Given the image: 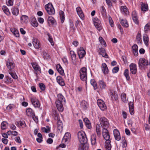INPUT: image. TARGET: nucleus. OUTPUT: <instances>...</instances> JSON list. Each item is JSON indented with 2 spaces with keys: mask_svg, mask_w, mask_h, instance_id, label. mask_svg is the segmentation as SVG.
Segmentation results:
<instances>
[{
  "mask_svg": "<svg viewBox=\"0 0 150 150\" xmlns=\"http://www.w3.org/2000/svg\"><path fill=\"white\" fill-rule=\"evenodd\" d=\"M31 102L35 107L39 108L40 104L38 100L35 97H32L30 98Z\"/></svg>",
  "mask_w": 150,
  "mask_h": 150,
  "instance_id": "0eeeda50",
  "label": "nucleus"
},
{
  "mask_svg": "<svg viewBox=\"0 0 150 150\" xmlns=\"http://www.w3.org/2000/svg\"><path fill=\"white\" fill-rule=\"evenodd\" d=\"M32 64L33 68L36 71H40V67L36 62H33Z\"/></svg>",
  "mask_w": 150,
  "mask_h": 150,
  "instance_id": "473e14b6",
  "label": "nucleus"
},
{
  "mask_svg": "<svg viewBox=\"0 0 150 150\" xmlns=\"http://www.w3.org/2000/svg\"><path fill=\"white\" fill-rule=\"evenodd\" d=\"M121 97L122 100L123 102H127L126 96L125 93H122L121 95Z\"/></svg>",
  "mask_w": 150,
  "mask_h": 150,
  "instance_id": "603ef678",
  "label": "nucleus"
},
{
  "mask_svg": "<svg viewBox=\"0 0 150 150\" xmlns=\"http://www.w3.org/2000/svg\"><path fill=\"white\" fill-rule=\"evenodd\" d=\"M47 128H46L45 127H43L42 128V130L43 132L46 133H48L50 132V127L48 126H47Z\"/></svg>",
  "mask_w": 150,
  "mask_h": 150,
  "instance_id": "bf43d9fd",
  "label": "nucleus"
},
{
  "mask_svg": "<svg viewBox=\"0 0 150 150\" xmlns=\"http://www.w3.org/2000/svg\"><path fill=\"white\" fill-rule=\"evenodd\" d=\"M77 12L80 18L82 20L84 19V15L81 7H78L76 8Z\"/></svg>",
  "mask_w": 150,
  "mask_h": 150,
  "instance_id": "dca6fc26",
  "label": "nucleus"
},
{
  "mask_svg": "<svg viewBox=\"0 0 150 150\" xmlns=\"http://www.w3.org/2000/svg\"><path fill=\"white\" fill-rule=\"evenodd\" d=\"M119 68L117 67H114L112 69V72L113 73H117L119 71Z\"/></svg>",
  "mask_w": 150,
  "mask_h": 150,
  "instance_id": "774afa93",
  "label": "nucleus"
},
{
  "mask_svg": "<svg viewBox=\"0 0 150 150\" xmlns=\"http://www.w3.org/2000/svg\"><path fill=\"white\" fill-rule=\"evenodd\" d=\"M6 65L9 70H12L15 67V64L13 61L11 59H9L7 60Z\"/></svg>",
  "mask_w": 150,
  "mask_h": 150,
  "instance_id": "423d86ee",
  "label": "nucleus"
},
{
  "mask_svg": "<svg viewBox=\"0 0 150 150\" xmlns=\"http://www.w3.org/2000/svg\"><path fill=\"white\" fill-rule=\"evenodd\" d=\"M47 21L49 25L54 24L55 22L54 19L51 16L48 17Z\"/></svg>",
  "mask_w": 150,
  "mask_h": 150,
  "instance_id": "bb28decb",
  "label": "nucleus"
},
{
  "mask_svg": "<svg viewBox=\"0 0 150 150\" xmlns=\"http://www.w3.org/2000/svg\"><path fill=\"white\" fill-rule=\"evenodd\" d=\"M110 141H108L105 143V148L106 150H111V145L110 144Z\"/></svg>",
  "mask_w": 150,
  "mask_h": 150,
  "instance_id": "79ce46f5",
  "label": "nucleus"
},
{
  "mask_svg": "<svg viewBox=\"0 0 150 150\" xmlns=\"http://www.w3.org/2000/svg\"><path fill=\"white\" fill-rule=\"evenodd\" d=\"M132 18L134 22L136 24H138L139 23V21L135 11H133L132 12Z\"/></svg>",
  "mask_w": 150,
  "mask_h": 150,
  "instance_id": "5701e85b",
  "label": "nucleus"
},
{
  "mask_svg": "<svg viewBox=\"0 0 150 150\" xmlns=\"http://www.w3.org/2000/svg\"><path fill=\"white\" fill-rule=\"evenodd\" d=\"M96 136L95 134H93L91 136V140L92 145H95L96 143Z\"/></svg>",
  "mask_w": 150,
  "mask_h": 150,
  "instance_id": "c85d7f7f",
  "label": "nucleus"
},
{
  "mask_svg": "<svg viewBox=\"0 0 150 150\" xmlns=\"http://www.w3.org/2000/svg\"><path fill=\"white\" fill-rule=\"evenodd\" d=\"M149 31H150V23H148L145 26L144 31L145 33H147Z\"/></svg>",
  "mask_w": 150,
  "mask_h": 150,
  "instance_id": "8fccbe9b",
  "label": "nucleus"
},
{
  "mask_svg": "<svg viewBox=\"0 0 150 150\" xmlns=\"http://www.w3.org/2000/svg\"><path fill=\"white\" fill-rule=\"evenodd\" d=\"M26 112L27 115L30 117H31L35 114L34 111L30 108L27 109Z\"/></svg>",
  "mask_w": 150,
  "mask_h": 150,
  "instance_id": "393cba45",
  "label": "nucleus"
},
{
  "mask_svg": "<svg viewBox=\"0 0 150 150\" xmlns=\"http://www.w3.org/2000/svg\"><path fill=\"white\" fill-rule=\"evenodd\" d=\"M101 12L103 16H105L106 15V12L105 8L104 6L101 7Z\"/></svg>",
  "mask_w": 150,
  "mask_h": 150,
  "instance_id": "052dcab7",
  "label": "nucleus"
},
{
  "mask_svg": "<svg viewBox=\"0 0 150 150\" xmlns=\"http://www.w3.org/2000/svg\"><path fill=\"white\" fill-rule=\"evenodd\" d=\"M143 40L145 45L148 46L149 45V38L146 34H144L143 37Z\"/></svg>",
  "mask_w": 150,
  "mask_h": 150,
  "instance_id": "a878e982",
  "label": "nucleus"
},
{
  "mask_svg": "<svg viewBox=\"0 0 150 150\" xmlns=\"http://www.w3.org/2000/svg\"><path fill=\"white\" fill-rule=\"evenodd\" d=\"M15 123L18 126H22L23 125H24L25 127V124L24 121H17Z\"/></svg>",
  "mask_w": 150,
  "mask_h": 150,
  "instance_id": "a18cd8bd",
  "label": "nucleus"
},
{
  "mask_svg": "<svg viewBox=\"0 0 150 150\" xmlns=\"http://www.w3.org/2000/svg\"><path fill=\"white\" fill-rule=\"evenodd\" d=\"M13 0H8L6 1V3L8 6H12L13 4Z\"/></svg>",
  "mask_w": 150,
  "mask_h": 150,
  "instance_id": "e2e57ef3",
  "label": "nucleus"
},
{
  "mask_svg": "<svg viewBox=\"0 0 150 150\" xmlns=\"http://www.w3.org/2000/svg\"><path fill=\"white\" fill-rule=\"evenodd\" d=\"M99 50V54H100L102 55V57L106 58H108V55L104 49L102 48H100Z\"/></svg>",
  "mask_w": 150,
  "mask_h": 150,
  "instance_id": "412c9836",
  "label": "nucleus"
},
{
  "mask_svg": "<svg viewBox=\"0 0 150 150\" xmlns=\"http://www.w3.org/2000/svg\"><path fill=\"white\" fill-rule=\"evenodd\" d=\"M71 138V135L69 133L66 132L63 138L62 141L65 143L68 142L69 141Z\"/></svg>",
  "mask_w": 150,
  "mask_h": 150,
  "instance_id": "2eb2a0df",
  "label": "nucleus"
},
{
  "mask_svg": "<svg viewBox=\"0 0 150 150\" xmlns=\"http://www.w3.org/2000/svg\"><path fill=\"white\" fill-rule=\"evenodd\" d=\"M8 72L13 79H17V75L15 73L12 72V70H8Z\"/></svg>",
  "mask_w": 150,
  "mask_h": 150,
  "instance_id": "864d4df0",
  "label": "nucleus"
},
{
  "mask_svg": "<svg viewBox=\"0 0 150 150\" xmlns=\"http://www.w3.org/2000/svg\"><path fill=\"white\" fill-rule=\"evenodd\" d=\"M141 34L139 32H138L136 36V41L137 43H141L142 41V40Z\"/></svg>",
  "mask_w": 150,
  "mask_h": 150,
  "instance_id": "2f4dec72",
  "label": "nucleus"
},
{
  "mask_svg": "<svg viewBox=\"0 0 150 150\" xmlns=\"http://www.w3.org/2000/svg\"><path fill=\"white\" fill-rule=\"evenodd\" d=\"M99 39L100 43L102 45H103L105 46H106V43L102 37H100Z\"/></svg>",
  "mask_w": 150,
  "mask_h": 150,
  "instance_id": "4d7b16f0",
  "label": "nucleus"
},
{
  "mask_svg": "<svg viewBox=\"0 0 150 150\" xmlns=\"http://www.w3.org/2000/svg\"><path fill=\"white\" fill-rule=\"evenodd\" d=\"M59 15L61 22L63 23L65 19V15L64 12L62 11H60Z\"/></svg>",
  "mask_w": 150,
  "mask_h": 150,
  "instance_id": "37998d69",
  "label": "nucleus"
},
{
  "mask_svg": "<svg viewBox=\"0 0 150 150\" xmlns=\"http://www.w3.org/2000/svg\"><path fill=\"white\" fill-rule=\"evenodd\" d=\"M47 35L48 37V40L50 42L52 45H54V42L52 36H50V34L49 33H47Z\"/></svg>",
  "mask_w": 150,
  "mask_h": 150,
  "instance_id": "5fc2aeb1",
  "label": "nucleus"
},
{
  "mask_svg": "<svg viewBox=\"0 0 150 150\" xmlns=\"http://www.w3.org/2000/svg\"><path fill=\"white\" fill-rule=\"evenodd\" d=\"M90 82L91 84L93 86L94 90L98 88L97 86V83L95 80L93 79H91Z\"/></svg>",
  "mask_w": 150,
  "mask_h": 150,
  "instance_id": "09e8293b",
  "label": "nucleus"
},
{
  "mask_svg": "<svg viewBox=\"0 0 150 150\" xmlns=\"http://www.w3.org/2000/svg\"><path fill=\"white\" fill-rule=\"evenodd\" d=\"M110 92V95L111 98L113 100H117L118 96L116 93V92L113 90H111Z\"/></svg>",
  "mask_w": 150,
  "mask_h": 150,
  "instance_id": "6ab92c4d",
  "label": "nucleus"
},
{
  "mask_svg": "<svg viewBox=\"0 0 150 150\" xmlns=\"http://www.w3.org/2000/svg\"><path fill=\"white\" fill-rule=\"evenodd\" d=\"M79 73L81 79L83 81H86L87 79L86 68L85 67L82 68L80 71Z\"/></svg>",
  "mask_w": 150,
  "mask_h": 150,
  "instance_id": "20e7f679",
  "label": "nucleus"
},
{
  "mask_svg": "<svg viewBox=\"0 0 150 150\" xmlns=\"http://www.w3.org/2000/svg\"><path fill=\"white\" fill-rule=\"evenodd\" d=\"M93 21L95 26L98 30L100 31L102 29L101 22L97 18H93Z\"/></svg>",
  "mask_w": 150,
  "mask_h": 150,
  "instance_id": "39448f33",
  "label": "nucleus"
},
{
  "mask_svg": "<svg viewBox=\"0 0 150 150\" xmlns=\"http://www.w3.org/2000/svg\"><path fill=\"white\" fill-rule=\"evenodd\" d=\"M130 71L133 74H135L137 72L136 65L134 63L131 64L129 65Z\"/></svg>",
  "mask_w": 150,
  "mask_h": 150,
  "instance_id": "f8f14e48",
  "label": "nucleus"
},
{
  "mask_svg": "<svg viewBox=\"0 0 150 150\" xmlns=\"http://www.w3.org/2000/svg\"><path fill=\"white\" fill-rule=\"evenodd\" d=\"M56 80L57 82L60 86H63L64 85V81L62 76H57V77Z\"/></svg>",
  "mask_w": 150,
  "mask_h": 150,
  "instance_id": "aec40b11",
  "label": "nucleus"
},
{
  "mask_svg": "<svg viewBox=\"0 0 150 150\" xmlns=\"http://www.w3.org/2000/svg\"><path fill=\"white\" fill-rule=\"evenodd\" d=\"M28 17L26 15H23L21 17V20L22 21V23H27L28 21Z\"/></svg>",
  "mask_w": 150,
  "mask_h": 150,
  "instance_id": "c9c22d12",
  "label": "nucleus"
},
{
  "mask_svg": "<svg viewBox=\"0 0 150 150\" xmlns=\"http://www.w3.org/2000/svg\"><path fill=\"white\" fill-rule=\"evenodd\" d=\"M78 54L80 59H82L85 56L86 52L83 47H80L78 49Z\"/></svg>",
  "mask_w": 150,
  "mask_h": 150,
  "instance_id": "6e6552de",
  "label": "nucleus"
},
{
  "mask_svg": "<svg viewBox=\"0 0 150 150\" xmlns=\"http://www.w3.org/2000/svg\"><path fill=\"white\" fill-rule=\"evenodd\" d=\"M124 75L125 76L127 80L129 81L130 79V77L129 75V70L128 69L125 70L124 73Z\"/></svg>",
  "mask_w": 150,
  "mask_h": 150,
  "instance_id": "c03bdc74",
  "label": "nucleus"
},
{
  "mask_svg": "<svg viewBox=\"0 0 150 150\" xmlns=\"http://www.w3.org/2000/svg\"><path fill=\"white\" fill-rule=\"evenodd\" d=\"M32 43L34 47L36 49H39L41 47L40 41L36 38H33L32 40Z\"/></svg>",
  "mask_w": 150,
  "mask_h": 150,
  "instance_id": "9b49d317",
  "label": "nucleus"
},
{
  "mask_svg": "<svg viewBox=\"0 0 150 150\" xmlns=\"http://www.w3.org/2000/svg\"><path fill=\"white\" fill-rule=\"evenodd\" d=\"M7 125V123L5 121L2 122L1 125V127L2 129H5Z\"/></svg>",
  "mask_w": 150,
  "mask_h": 150,
  "instance_id": "6e6d98bb",
  "label": "nucleus"
},
{
  "mask_svg": "<svg viewBox=\"0 0 150 150\" xmlns=\"http://www.w3.org/2000/svg\"><path fill=\"white\" fill-rule=\"evenodd\" d=\"M148 8V6L146 4H142L141 9L143 11H146Z\"/></svg>",
  "mask_w": 150,
  "mask_h": 150,
  "instance_id": "3c124183",
  "label": "nucleus"
},
{
  "mask_svg": "<svg viewBox=\"0 0 150 150\" xmlns=\"http://www.w3.org/2000/svg\"><path fill=\"white\" fill-rule=\"evenodd\" d=\"M31 24L34 27H36L38 26V23L35 18L32 17L31 19Z\"/></svg>",
  "mask_w": 150,
  "mask_h": 150,
  "instance_id": "c756f323",
  "label": "nucleus"
},
{
  "mask_svg": "<svg viewBox=\"0 0 150 150\" xmlns=\"http://www.w3.org/2000/svg\"><path fill=\"white\" fill-rule=\"evenodd\" d=\"M45 9L47 13L50 15H52L55 13V10L52 4L49 3L45 6Z\"/></svg>",
  "mask_w": 150,
  "mask_h": 150,
  "instance_id": "f03ea898",
  "label": "nucleus"
},
{
  "mask_svg": "<svg viewBox=\"0 0 150 150\" xmlns=\"http://www.w3.org/2000/svg\"><path fill=\"white\" fill-rule=\"evenodd\" d=\"M99 85L101 89L105 88L106 86L105 83L103 80H100L99 82Z\"/></svg>",
  "mask_w": 150,
  "mask_h": 150,
  "instance_id": "a19ab883",
  "label": "nucleus"
},
{
  "mask_svg": "<svg viewBox=\"0 0 150 150\" xmlns=\"http://www.w3.org/2000/svg\"><path fill=\"white\" fill-rule=\"evenodd\" d=\"M78 137L81 144H84L87 142V139L84 132H79L78 133Z\"/></svg>",
  "mask_w": 150,
  "mask_h": 150,
  "instance_id": "f257e3e1",
  "label": "nucleus"
},
{
  "mask_svg": "<svg viewBox=\"0 0 150 150\" xmlns=\"http://www.w3.org/2000/svg\"><path fill=\"white\" fill-rule=\"evenodd\" d=\"M39 86L40 89L42 91L45 90V85L42 83H40L39 84Z\"/></svg>",
  "mask_w": 150,
  "mask_h": 150,
  "instance_id": "0e129e2a",
  "label": "nucleus"
},
{
  "mask_svg": "<svg viewBox=\"0 0 150 150\" xmlns=\"http://www.w3.org/2000/svg\"><path fill=\"white\" fill-rule=\"evenodd\" d=\"M63 102H60L59 101H56V104L58 110L60 112H62L63 110Z\"/></svg>",
  "mask_w": 150,
  "mask_h": 150,
  "instance_id": "ddd939ff",
  "label": "nucleus"
},
{
  "mask_svg": "<svg viewBox=\"0 0 150 150\" xmlns=\"http://www.w3.org/2000/svg\"><path fill=\"white\" fill-rule=\"evenodd\" d=\"M100 124L103 129H107L109 127V123L108 119L105 117H102L100 119Z\"/></svg>",
  "mask_w": 150,
  "mask_h": 150,
  "instance_id": "7ed1b4c3",
  "label": "nucleus"
},
{
  "mask_svg": "<svg viewBox=\"0 0 150 150\" xmlns=\"http://www.w3.org/2000/svg\"><path fill=\"white\" fill-rule=\"evenodd\" d=\"M57 124V129L59 131H62L63 128L62 122L60 120H58Z\"/></svg>",
  "mask_w": 150,
  "mask_h": 150,
  "instance_id": "f704fd0d",
  "label": "nucleus"
},
{
  "mask_svg": "<svg viewBox=\"0 0 150 150\" xmlns=\"http://www.w3.org/2000/svg\"><path fill=\"white\" fill-rule=\"evenodd\" d=\"M86 105L87 103L84 101H82L81 103V106L84 109L86 108Z\"/></svg>",
  "mask_w": 150,
  "mask_h": 150,
  "instance_id": "680f3d73",
  "label": "nucleus"
},
{
  "mask_svg": "<svg viewBox=\"0 0 150 150\" xmlns=\"http://www.w3.org/2000/svg\"><path fill=\"white\" fill-rule=\"evenodd\" d=\"M11 32L13 34L17 37H18L19 36V34L18 31L14 28L11 29Z\"/></svg>",
  "mask_w": 150,
  "mask_h": 150,
  "instance_id": "de8ad7c7",
  "label": "nucleus"
},
{
  "mask_svg": "<svg viewBox=\"0 0 150 150\" xmlns=\"http://www.w3.org/2000/svg\"><path fill=\"white\" fill-rule=\"evenodd\" d=\"M132 49L133 54L135 56H137L138 55V46L135 44L132 47Z\"/></svg>",
  "mask_w": 150,
  "mask_h": 150,
  "instance_id": "cd10ccee",
  "label": "nucleus"
},
{
  "mask_svg": "<svg viewBox=\"0 0 150 150\" xmlns=\"http://www.w3.org/2000/svg\"><path fill=\"white\" fill-rule=\"evenodd\" d=\"M12 13L13 15L17 16L19 13V10L18 8L17 7H15L12 9Z\"/></svg>",
  "mask_w": 150,
  "mask_h": 150,
  "instance_id": "49530a36",
  "label": "nucleus"
},
{
  "mask_svg": "<svg viewBox=\"0 0 150 150\" xmlns=\"http://www.w3.org/2000/svg\"><path fill=\"white\" fill-rule=\"evenodd\" d=\"M72 60V63L73 64L75 65L76 64L75 60L76 58V54L73 51H70L69 53Z\"/></svg>",
  "mask_w": 150,
  "mask_h": 150,
  "instance_id": "f3484780",
  "label": "nucleus"
},
{
  "mask_svg": "<svg viewBox=\"0 0 150 150\" xmlns=\"http://www.w3.org/2000/svg\"><path fill=\"white\" fill-rule=\"evenodd\" d=\"M120 22L122 25L125 27H128L129 26L126 20L120 19Z\"/></svg>",
  "mask_w": 150,
  "mask_h": 150,
  "instance_id": "72a5a7b5",
  "label": "nucleus"
},
{
  "mask_svg": "<svg viewBox=\"0 0 150 150\" xmlns=\"http://www.w3.org/2000/svg\"><path fill=\"white\" fill-rule=\"evenodd\" d=\"M97 103L98 106L102 110H104L106 108V106L103 100H97Z\"/></svg>",
  "mask_w": 150,
  "mask_h": 150,
  "instance_id": "1a4fd4ad",
  "label": "nucleus"
},
{
  "mask_svg": "<svg viewBox=\"0 0 150 150\" xmlns=\"http://www.w3.org/2000/svg\"><path fill=\"white\" fill-rule=\"evenodd\" d=\"M88 146L84 144H80L78 148L79 150H88Z\"/></svg>",
  "mask_w": 150,
  "mask_h": 150,
  "instance_id": "58836bf2",
  "label": "nucleus"
},
{
  "mask_svg": "<svg viewBox=\"0 0 150 150\" xmlns=\"http://www.w3.org/2000/svg\"><path fill=\"white\" fill-rule=\"evenodd\" d=\"M2 9L4 13L7 15L8 16L10 14V13L9 12L8 8L6 6H3Z\"/></svg>",
  "mask_w": 150,
  "mask_h": 150,
  "instance_id": "ea45409f",
  "label": "nucleus"
},
{
  "mask_svg": "<svg viewBox=\"0 0 150 150\" xmlns=\"http://www.w3.org/2000/svg\"><path fill=\"white\" fill-rule=\"evenodd\" d=\"M120 10L122 13L124 14L127 15L129 13V12L127 7L125 6H121L120 7Z\"/></svg>",
  "mask_w": 150,
  "mask_h": 150,
  "instance_id": "4be33fe9",
  "label": "nucleus"
},
{
  "mask_svg": "<svg viewBox=\"0 0 150 150\" xmlns=\"http://www.w3.org/2000/svg\"><path fill=\"white\" fill-rule=\"evenodd\" d=\"M14 108V105L13 104H10L6 107V109L9 111L12 110Z\"/></svg>",
  "mask_w": 150,
  "mask_h": 150,
  "instance_id": "69168bd1",
  "label": "nucleus"
},
{
  "mask_svg": "<svg viewBox=\"0 0 150 150\" xmlns=\"http://www.w3.org/2000/svg\"><path fill=\"white\" fill-rule=\"evenodd\" d=\"M96 131L98 137H99L101 135V131L100 129V125L99 124H96Z\"/></svg>",
  "mask_w": 150,
  "mask_h": 150,
  "instance_id": "e433bc0d",
  "label": "nucleus"
},
{
  "mask_svg": "<svg viewBox=\"0 0 150 150\" xmlns=\"http://www.w3.org/2000/svg\"><path fill=\"white\" fill-rule=\"evenodd\" d=\"M58 100L56 101H59L60 102H65V100L64 97L61 94H59L57 95Z\"/></svg>",
  "mask_w": 150,
  "mask_h": 150,
  "instance_id": "4c0bfd02",
  "label": "nucleus"
},
{
  "mask_svg": "<svg viewBox=\"0 0 150 150\" xmlns=\"http://www.w3.org/2000/svg\"><path fill=\"white\" fill-rule=\"evenodd\" d=\"M122 147H125L127 146V142L126 141L125 138L124 137H122Z\"/></svg>",
  "mask_w": 150,
  "mask_h": 150,
  "instance_id": "13d9d810",
  "label": "nucleus"
},
{
  "mask_svg": "<svg viewBox=\"0 0 150 150\" xmlns=\"http://www.w3.org/2000/svg\"><path fill=\"white\" fill-rule=\"evenodd\" d=\"M83 121L85 123L88 129L91 128V125L90 121L87 118H85L83 119Z\"/></svg>",
  "mask_w": 150,
  "mask_h": 150,
  "instance_id": "7c9ffc66",
  "label": "nucleus"
},
{
  "mask_svg": "<svg viewBox=\"0 0 150 150\" xmlns=\"http://www.w3.org/2000/svg\"><path fill=\"white\" fill-rule=\"evenodd\" d=\"M56 68L58 72L61 75H64V70L60 64H58L56 66Z\"/></svg>",
  "mask_w": 150,
  "mask_h": 150,
  "instance_id": "b1692460",
  "label": "nucleus"
},
{
  "mask_svg": "<svg viewBox=\"0 0 150 150\" xmlns=\"http://www.w3.org/2000/svg\"><path fill=\"white\" fill-rule=\"evenodd\" d=\"M31 117H32L33 119L36 123H37L38 122V117L35 116V115L34 114V115L32 116Z\"/></svg>",
  "mask_w": 150,
  "mask_h": 150,
  "instance_id": "338daca9",
  "label": "nucleus"
},
{
  "mask_svg": "<svg viewBox=\"0 0 150 150\" xmlns=\"http://www.w3.org/2000/svg\"><path fill=\"white\" fill-rule=\"evenodd\" d=\"M113 134L115 139L117 141L120 140L121 137L119 131L117 129H114L113 130Z\"/></svg>",
  "mask_w": 150,
  "mask_h": 150,
  "instance_id": "4468645a",
  "label": "nucleus"
},
{
  "mask_svg": "<svg viewBox=\"0 0 150 150\" xmlns=\"http://www.w3.org/2000/svg\"><path fill=\"white\" fill-rule=\"evenodd\" d=\"M102 135L106 141L109 140L110 138V135L107 129H103L102 130Z\"/></svg>",
  "mask_w": 150,
  "mask_h": 150,
  "instance_id": "9d476101",
  "label": "nucleus"
},
{
  "mask_svg": "<svg viewBox=\"0 0 150 150\" xmlns=\"http://www.w3.org/2000/svg\"><path fill=\"white\" fill-rule=\"evenodd\" d=\"M102 70L104 74H107L108 72V69L107 65L105 63H103L101 66Z\"/></svg>",
  "mask_w": 150,
  "mask_h": 150,
  "instance_id": "a211bd4d",
  "label": "nucleus"
}]
</instances>
